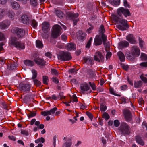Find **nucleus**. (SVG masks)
I'll list each match as a JSON object with an SVG mask.
<instances>
[{
	"label": "nucleus",
	"instance_id": "f257e3e1",
	"mask_svg": "<svg viewBox=\"0 0 147 147\" xmlns=\"http://www.w3.org/2000/svg\"><path fill=\"white\" fill-rule=\"evenodd\" d=\"M140 51L139 48L136 46H133L131 48L129 51L126 55L127 59L131 61H134L135 57H138Z\"/></svg>",
	"mask_w": 147,
	"mask_h": 147
},
{
	"label": "nucleus",
	"instance_id": "f03ea898",
	"mask_svg": "<svg viewBox=\"0 0 147 147\" xmlns=\"http://www.w3.org/2000/svg\"><path fill=\"white\" fill-rule=\"evenodd\" d=\"M114 20L116 23H119V24L117 25L116 27L120 30L124 31L126 30L129 27L127 21L125 19L120 18L117 16H115L114 17Z\"/></svg>",
	"mask_w": 147,
	"mask_h": 147
},
{
	"label": "nucleus",
	"instance_id": "7ed1b4c3",
	"mask_svg": "<svg viewBox=\"0 0 147 147\" xmlns=\"http://www.w3.org/2000/svg\"><path fill=\"white\" fill-rule=\"evenodd\" d=\"M11 46L15 47L19 49H23L25 48V45L24 43L21 41H18L17 38L14 36H11L9 42Z\"/></svg>",
	"mask_w": 147,
	"mask_h": 147
},
{
	"label": "nucleus",
	"instance_id": "20e7f679",
	"mask_svg": "<svg viewBox=\"0 0 147 147\" xmlns=\"http://www.w3.org/2000/svg\"><path fill=\"white\" fill-rule=\"evenodd\" d=\"M61 27L59 25L56 24L53 26L52 29L51 36L53 38H55L61 34Z\"/></svg>",
	"mask_w": 147,
	"mask_h": 147
},
{
	"label": "nucleus",
	"instance_id": "39448f33",
	"mask_svg": "<svg viewBox=\"0 0 147 147\" xmlns=\"http://www.w3.org/2000/svg\"><path fill=\"white\" fill-rule=\"evenodd\" d=\"M59 60L63 61H69L71 60L72 57L70 53L61 51L58 55Z\"/></svg>",
	"mask_w": 147,
	"mask_h": 147
},
{
	"label": "nucleus",
	"instance_id": "423d86ee",
	"mask_svg": "<svg viewBox=\"0 0 147 147\" xmlns=\"http://www.w3.org/2000/svg\"><path fill=\"white\" fill-rule=\"evenodd\" d=\"M94 60L97 62L103 63L105 60L104 56L101 52L98 51L96 52L93 57Z\"/></svg>",
	"mask_w": 147,
	"mask_h": 147
},
{
	"label": "nucleus",
	"instance_id": "0eeeda50",
	"mask_svg": "<svg viewBox=\"0 0 147 147\" xmlns=\"http://www.w3.org/2000/svg\"><path fill=\"white\" fill-rule=\"evenodd\" d=\"M79 14L77 13H75L72 12H69L67 13V18L73 21L74 25H76L78 21V19L77 18Z\"/></svg>",
	"mask_w": 147,
	"mask_h": 147
},
{
	"label": "nucleus",
	"instance_id": "6e6552de",
	"mask_svg": "<svg viewBox=\"0 0 147 147\" xmlns=\"http://www.w3.org/2000/svg\"><path fill=\"white\" fill-rule=\"evenodd\" d=\"M117 13L119 16H121L123 14L125 18L131 15V14L128 9H125L122 7H120L117 9Z\"/></svg>",
	"mask_w": 147,
	"mask_h": 147
},
{
	"label": "nucleus",
	"instance_id": "1a4fd4ad",
	"mask_svg": "<svg viewBox=\"0 0 147 147\" xmlns=\"http://www.w3.org/2000/svg\"><path fill=\"white\" fill-rule=\"evenodd\" d=\"M14 32L16 34L17 37L19 38H23L25 36V31L23 29L16 28L13 29Z\"/></svg>",
	"mask_w": 147,
	"mask_h": 147
},
{
	"label": "nucleus",
	"instance_id": "9d476101",
	"mask_svg": "<svg viewBox=\"0 0 147 147\" xmlns=\"http://www.w3.org/2000/svg\"><path fill=\"white\" fill-rule=\"evenodd\" d=\"M120 129L124 134H128L129 132V127L125 123H123L121 124Z\"/></svg>",
	"mask_w": 147,
	"mask_h": 147
},
{
	"label": "nucleus",
	"instance_id": "9b49d317",
	"mask_svg": "<svg viewBox=\"0 0 147 147\" xmlns=\"http://www.w3.org/2000/svg\"><path fill=\"white\" fill-rule=\"evenodd\" d=\"M30 88V85L29 83L24 84H21L19 86L20 90L24 92L29 90Z\"/></svg>",
	"mask_w": 147,
	"mask_h": 147
},
{
	"label": "nucleus",
	"instance_id": "f8f14e48",
	"mask_svg": "<svg viewBox=\"0 0 147 147\" xmlns=\"http://www.w3.org/2000/svg\"><path fill=\"white\" fill-rule=\"evenodd\" d=\"M30 20V17L26 15H23L21 17V21L24 24H29Z\"/></svg>",
	"mask_w": 147,
	"mask_h": 147
},
{
	"label": "nucleus",
	"instance_id": "ddd939ff",
	"mask_svg": "<svg viewBox=\"0 0 147 147\" xmlns=\"http://www.w3.org/2000/svg\"><path fill=\"white\" fill-rule=\"evenodd\" d=\"M77 38L80 40L83 41L86 38V34L82 31L79 30L77 33Z\"/></svg>",
	"mask_w": 147,
	"mask_h": 147
},
{
	"label": "nucleus",
	"instance_id": "4468645a",
	"mask_svg": "<svg viewBox=\"0 0 147 147\" xmlns=\"http://www.w3.org/2000/svg\"><path fill=\"white\" fill-rule=\"evenodd\" d=\"M57 110V108L55 107L51 109L50 111H47L42 112V114L44 116H46L48 115H52L54 114L55 111Z\"/></svg>",
	"mask_w": 147,
	"mask_h": 147
},
{
	"label": "nucleus",
	"instance_id": "2eb2a0df",
	"mask_svg": "<svg viewBox=\"0 0 147 147\" xmlns=\"http://www.w3.org/2000/svg\"><path fill=\"white\" fill-rule=\"evenodd\" d=\"M102 40L103 43L105 47V50L106 52H107L110 48L109 44V43H107L106 41L107 40V36H103L102 38Z\"/></svg>",
	"mask_w": 147,
	"mask_h": 147
},
{
	"label": "nucleus",
	"instance_id": "dca6fc26",
	"mask_svg": "<svg viewBox=\"0 0 147 147\" xmlns=\"http://www.w3.org/2000/svg\"><path fill=\"white\" fill-rule=\"evenodd\" d=\"M126 39L130 43L133 44H136V42L135 40V38L132 34H129L126 37Z\"/></svg>",
	"mask_w": 147,
	"mask_h": 147
},
{
	"label": "nucleus",
	"instance_id": "f3484780",
	"mask_svg": "<svg viewBox=\"0 0 147 147\" xmlns=\"http://www.w3.org/2000/svg\"><path fill=\"white\" fill-rule=\"evenodd\" d=\"M101 36L99 35H96L94 40V43L95 45H100L102 43V40L101 39Z\"/></svg>",
	"mask_w": 147,
	"mask_h": 147
},
{
	"label": "nucleus",
	"instance_id": "a211bd4d",
	"mask_svg": "<svg viewBox=\"0 0 147 147\" xmlns=\"http://www.w3.org/2000/svg\"><path fill=\"white\" fill-rule=\"evenodd\" d=\"M10 24V22L9 21L5 20L0 23V27L2 29H4L7 28Z\"/></svg>",
	"mask_w": 147,
	"mask_h": 147
},
{
	"label": "nucleus",
	"instance_id": "6ab92c4d",
	"mask_svg": "<svg viewBox=\"0 0 147 147\" xmlns=\"http://www.w3.org/2000/svg\"><path fill=\"white\" fill-rule=\"evenodd\" d=\"M129 45V43L126 41H122L119 43L118 47L119 49H122L128 47Z\"/></svg>",
	"mask_w": 147,
	"mask_h": 147
},
{
	"label": "nucleus",
	"instance_id": "aec40b11",
	"mask_svg": "<svg viewBox=\"0 0 147 147\" xmlns=\"http://www.w3.org/2000/svg\"><path fill=\"white\" fill-rule=\"evenodd\" d=\"M49 26V24L47 22H45L42 24V29L45 32H47Z\"/></svg>",
	"mask_w": 147,
	"mask_h": 147
},
{
	"label": "nucleus",
	"instance_id": "412c9836",
	"mask_svg": "<svg viewBox=\"0 0 147 147\" xmlns=\"http://www.w3.org/2000/svg\"><path fill=\"white\" fill-rule=\"evenodd\" d=\"M34 61L37 64L40 66H43L45 65V62L44 60L40 58H36Z\"/></svg>",
	"mask_w": 147,
	"mask_h": 147
},
{
	"label": "nucleus",
	"instance_id": "4be33fe9",
	"mask_svg": "<svg viewBox=\"0 0 147 147\" xmlns=\"http://www.w3.org/2000/svg\"><path fill=\"white\" fill-rule=\"evenodd\" d=\"M125 116L126 119L129 121L131 120V115L130 111L128 110H126L124 112Z\"/></svg>",
	"mask_w": 147,
	"mask_h": 147
},
{
	"label": "nucleus",
	"instance_id": "5701e85b",
	"mask_svg": "<svg viewBox=\"0 0 147 147\" xmlns=\"http://www.w3.org/2000/svg\"><path fill=\"white\" fill-rule=\"evenodd\" d=\"M80 88L83 91H86L89 89V87L87 84L84 83L81 84Z\"/></svg>",
	"mask_w": 147,
	"mask_h": 147
},
{
	"label": "nucleus",
	"instance_id": "b1692460",
	"mask_svg": "<svg viewBox=\"0 0 147 147\" xmlns=\"http://www.w3.org/2000/svg\"><path fill=\"white\" fill-rule=\"evenodd\" d=\"M143 84L142 82L140 81H135L134 82V86L136 88H140L142 87Z\"/></svg>",
	"mask_w": 147,
	"mask_h": 147
},
{
	"label": "nucleus",
	"instance_id": "393cba45",
	"mask_svg": "<svg viewBox=\"0 0 147 147\" xmlns=\"http://www.w3.org/2000/svg\"><path fill=\"white\" fill-rule=\"evenodd\" d=\"M54 13L57 17L60 18H62L64 16L63 13L60 10L55 9Z\"/></svg>",
	"mask_w": 147,
	"mask_h": 147
},
{
	"label": "nucleus",
	"instance_id": "a878e982",
	"mask_svg": "<svg viewBox=\"0 0 147 147\" xmlns=\"http://www.w3.org/2000/svg\"><path fill=\"white\" fill-rule=\"evenodd\" d=\"M119 58L121 62H123L125 61V57L123 53L121 51H119L117 53Z\"/></svg>",
	"mask_w": 147,
	"mask_h": 147
},
{
	"label": "nucleus",
	"instance_id": "bb28decb",
	"mask_svg": "<svg viewBox=\"0 0 147 147\" xmlns=\"http://www.w3.org/2000/svg\"><path fill=\"white\" fill-rule=\"evenodd\" d=\"M76 48V45L74 43H70L67 45L66 49L69 50H74Z\"/></svg>",
	"mask_w": 147,
	"mask_h": 147
},
{
	"label": "nucleus",
	"instance_id": "cd10ccee",
	"mask_svg": "<svg viewBox=\"0 0 147 147\" xmlns=\"http://www.w3.org/2000/svg\"><path fill=\"white\" fill-rule=\"evenodd\" d=\"M24 64L26 66L32 67L34 65V62L29 60H26L24 61Z\"/></svg>",
	"mask_w": 147,
	"mask_h": 147
},
{
	"label": "nucleus",
	"instance_id": "c85d7f7f",
	"mask_svg": "<svg viewBox=\"0 0 147 147\" xmlns=\"http://www.w3.org/2000/svg\"><path fill=\"white\" fill-rule=\"evenodd\" d=\"M11 5L12 8L15 10H18L20 7L19 4L16 2L13 1L11 2Z\"/></svg>",
	"mask_w": 147,
	"mask_h": 147
},
{
	"label": "nucleus",
	"instance_id": "c756f323",
	"mask_svg": "<svg viewBox=\"0 0 147 147\" xmlns=\"http://www.w3.org/2000/svg\"><path fill=\"white\" fill-rule=\"evenodd\" d=\"M84 62L86 63L87 64H90L92 65L94 64L93 60L91 57L84 58Z\"/></svg>",
	"mask_w": 147,
	"mask_h": 147
},
{
	"label": "nucleus",
	"instance_id": "7c9ffc66",
	"mask_svg": "<svg viewBox=\"0 0 147 147\" xmlns=\"http://www.w3.org/2000/svg\"><path fill=\"white\" fill-rule=\"evenodd\" d=\"M99 32L100 35H101V38H102L103 36H106L104 34V33L105 32V30L103 25H102L100 26L99 29Z\"/></svg>",
	"mask_w": 147,
	"mask_h": 147
},
{
	"label": "nucleus",
	"instance_id": "2f4dec72",
	"mask_svg": "<svg viewBox=\"0 0 147 147\" xmlns=\"http://www.w3.org/2000/svg\"><path fill=\"white\" fill-rule=\"evenodd\" d=\"M136 142L139 144L142 145H144V142L143 141L139 136H136Z\"/></svg>",
	"mask_w": 147,
	"mask_h": 147
},
{
	"label": "nucleus",
	"instance_id": "473e14b6",
	"mask_svg": "<svg viewBox=\"0 0 147 147\" xmlns=\"http://www.w3.org/2000/svg\"><path fill=\"white\" fill-rule=\"evenodd\" d=\"M78 101L77 97L75 94L73 95L72 96H70V100L69 103H74V102H76Z\"/></svg>",
	"mask_w": 147,
	"mask_h": 147
},
{
	"label": "nucleus",
	"instance_id": "72a5a7b5",
	"mask_svg": "<svg viewBox=\"0 0 147 147\" xmlns=\"http://www.w3.org/2000/svg\"><path fill=\"white\" fill-rule=\"evenodd\" d=\"M72 144V142L70 140H68L63 145V147H71Z\"/></svg>",
	"mask_w": 147,
	"mask_h": 147
},
{
	"label": "nucleus",
	"instance_id": "f704fd0d",
	"mask_svg": "<svg viewBox=\"0 0 147 147\" xmlns=\"http://www.w3.org/2000/svg\"><path fill=\"white\" fill-rule=\"evenodd\" d=\"M15 15L14 13L12 11H9L7 13V15L8 17L12 19H13Z\"/></svg>",
	"mask_w": 147,
	"mask_h": 147
},
{
	"label": "nucleus",
	"instance_id": "c9c22d12",
	"mask_svg": "<svg viewBox=\"0 0 147 147\" xmlns=\"http://www.w3.org/2000/svg\"><path fill=\"white\" fill-rule=\"evenodd\" d=\"M36 46L39 48H42L43 47V45L41 42L39 40L36 41Z\"/></svg>",
	"mask_w": 147,
	"mask_h": 147
},
{
	"label": "nucleus",
	"instance_id": "e433bc0d",
	"mask_svg": "<svg viewBox=\"0 0 147 147\" xmlns=\"http://www.w3.org/2000/svg\"><path fill=\"white\" fill-rule=\"evenodd\" d=\"M7 66V69L9 70H13L16 68V66L14 64H9Z\"/></svg>",
	"mask_w": 147,
	"mask_h": 147
},
{
	"label": "nucleus",
	"instance_id": "4c0bfd02",
	"mask_svg": "<svg viewBox=\"0 0 147 147\" xmlns=\"http://www.w3.org/2000/svg\"><path fill=\"white\" fill-rule=\"evenodd\" d=\"M120 3V0H113V1L111 2V4L116 6L119 5Z\"/></svg>",
	"mask_w": 147,
	"mask_h": 147
},
{
	"label": "nucleus",
	"instance_id": "58836bf2",
	"mask_svg": "<svg viewBox=\"0 0 147 147\" xmlns=\"http://www.w3.org/2000/svg\"><path fill=\"white\" fill-rule=\"evenodd\" d=\"M45 139L42 137H41L36 140L35 141V143H38L40 142L43 143L45 142Z\"/></svg>",
	"mask_w": 147,
	"mask_h": 147
},
{
	"label": "nucleus",
	"instance_id": "ea45409f",
	"mask_svg": "<svg viewBox=\"0 0 147 147\" xmlns=\"http://www.w3.org/2000/svg\"><path fill=\"white\" fill-rule=\"evenodd\" d=\"M31 25L33 28H35L37 27V23L35 20L33 19L31 21Z\"/></svg>",
	"mask_w": 147,
	"mask_h": 147
},
{
	"label": "nucleus",
	"instance_id": "a19ab883",
	"mask_svg": "<svg viewBox=\"0 0 147 147\" xmlns=\"http://www.w3.org/2000/svg\"><path fill=\"white\" fill-rule=\"evenodd\" d=\"M139 46L141 48H142L143 47V45H145V43L144 41L142 40V39L140 37H139Z\"/></svg>",
	"mask_w": 147,
	"mask_h": 147
},
{
	"label": "nucleus",
	"instance_id": "79ce46f5",
	"mask_svg": "<svg viewBox=\"0 0 147 147\" xmlns=\"http://www.w3.org/2000/svg\"><path fill=\"white\" fill-rule=\"evenodd\" d=\"M92 40V37H91L90 39H89L88 41L87 42L86 46V48H87L88 49H89L90 48V45L91 44V42Z\"/></svg>",
	"mask_w": 147,
	"mask_h": 147
},
{
	"label": "nucleus",
	"instance_id": "37998d69",
	"mask_svg": "<svg viewBox=\"0 0 147 147\" xmlns=\"http://www.w3.org/2000/svg\"><path fill=\"white\" fill-rule=\"evenodd\" d=\"M30 4L33 6H36L38 4L37 0H30Z\"/></svg>",
	"mask_w": 147,
	"mask_h": 147
},
{
	"label": "nucleus",
	"instance_id": "c03bdc74",
	"mask_svg": "<svg viewBox=\"0 0 147 147\" xmlns=\"http://www.w3.org/2000/svg\"><path fill=\"white\" fill-rule=\"evenodd\" d=\"M109 91L110 93L116 96H119V95L116 93L113 88L110 87L109 89Z\"/></svg>",
	"mask_w": 147,
	"mask_h": 147
},
{
	"label": "nucleus",
	"instance_id": "a18cd8bd",
	"mask_svg": "<svg viewBox=\"0 0 147 147\" xmlns=\"http://www.w3.org/2000/svg\"><path fill=\"white\" fill-rule=\"evenodd\" d=\"M140 67L142 68H147V62H142L140 64Z\"/></svg>",
	"mask_w": 147,
	"mask_h": 147
},
{
	"label": "nucleus",
	"instance_id": "49530a36",
	"mask_svg": "<svg viewBox=\"0 0 147 147\" xmlns=\"http://www.w3.org/2000/svg\"><path fill=\"white\" fill-rule=\"evenodd\" d=\"M140 57L142 59L147 60V55L143 53H141Z\"/></svg>",
	"mask_w": 147,
	"mask_h": 147
},
{
	"label": "nucleus",
	"instance_id": "de8ad7c7",
	"mask_svg": "<svg viewBox=\"0 0 147 147\" xmlns=\"http://www.w3.org/2000/svg\"><path fill=\"white\" fill-rule=\"evenodd\" d=\"M122 68L126 71H127L129 68L128 65H126L122 63L121 64Z\"/></svg>",
	"mask_w": 147,
	"mask_h": 147
},
{
	"label": "nucleus",
	"instance_id": "09e8293b",
	"mask_svg": "<svg viewBox=\"0 0 147 147\" xmlns=\"http://www.w3.org/2000/svg\"><path fill=\"white\" fill-rule=\"evenodd\" d=\"M102 116L104 118L105 120H108L110 118V116L109 114L106 112H104L103 113Z\"/></svg>",
	"mask_w": 147,
	"mask_h": 147
},
{
	"label": "nucleus",
	"instance_id": "8fccbe9b",
	"mask_svg": "<svg viewBox=\"0 0 147 147\" xmlns=\"http://www.w3.org/2000/svg\"><path fill=\"white\" fill-rule=\"evenodd\" d=\"M112 54L110 52H108L106 54V60H108L109 59L112 55Z\"/></svg>",
	"mask_w": 147,
	"mask_h": 147
},
{
	"label": "nucleus",
	"instance_id": "3c124183",
	"mask_svg": "<svg viewBox=\"0 0 147 147\" xmlns=\"http://www.w3.org/2000/svg\"><path fill=\"white\" fill-rule=\"evenodd\" d=\"M36 115V113L34 112H31L28 115V116L29 118H32L35 116Z\"/></svg>",
	"mask_w": 147,
	"mask_h": 147
},
{
	"label": "nucleus",
	"instance_id": "603ef678",
	"mask_svg": "<svg viewBox=\"0 0 147 147\" xmlns=\"http://www.w3.org/2000/svg\"><path fill=\"white\" fill-rule=\"evenodd\" d=\"M5 11L2 9L0 8V18L3 17L5 15Z\"/></svg>",
	"mask_w": 147,
	"mask_h": 147
},
{
	"label": "nucleus",
	"instance_id": "864d4df0",
	"mask_svg": "<svg viewBox=\"0 0 147 147\" xmlns=\"http://www.w3.org/2000/svg\"><path fill=\"white\" fill-rule=\"evenodd\" d=\"M140 78L145 83H147V78L146 77L144 76L143 74L140 76Z\"/></svg>",
	"mask_w": 147,
	"mask_h": 147
},
{
	"label": "nucleus",
	"instance_id": "5fc2aeb1",
	"mask_svg": "<svg viewBox=\"0 0 147 147\" xmlns=\"http://www.w3.org/2000/svg\"><path fill=\"white\" fill-rule=\"evenodd\" d=\"M43 80L44 84H47L48 81V77L45 76H43Z\"/></svg>",
	"mask_w": 147,
	"mask_h": 147
},
{
	"label": "nucleus",
	"instance_id": "6e6d98bb",
	"mask_svg": "<svg viewBox=\"0 0 147 147\" xmlns=\"http://www.w3.org/2000/svg\"><path fill=\"white\" fill-rule=\"evenodd\" d=\"M114 126L116 127H118L120 124L119 121L117 120H115L113 121Z\"/></svg>",
	"mask_w": 147,
	"mask_h": 147
},
{
	"label": "nucleus",
	"instance_id": "4d7b16f0",
	"mask_svg": "<svg viewBox=\"0 0 147 147\" xmlns=\"http://www.w3.org/2000/svg\"><path fill=\"white\" fill-rule=\"evenodd\" d=\"M33 82L34 84L36 85L37 86H39L41 84L40 82L36 79L34 80Z\"/></svg>",
	"mask_w": 147,
	"mask_h": 147
},
{
	"label": "nucleus",
	"instance_id": "13d9d810",
	"mask_svg": "<svg viewBox=\"0 0 147 147\" xmlns=\"http://www.w3.org/2000/svg\"><path fill=\"white\" fill-rule=\"evenodd\" d=\"M5 59L3 57H0V63L2 64H4L5 63Z\"/></svg>",
	"mask_w": 147,
	"mask_h": 147
},
{
	"label": "nucleus",
	"instance_id": "bf43d9fd",
	"mask_svg": "<svg viewBox=\"0 0 147 147\" xmlns=\"http://www.w3.org/2000/svg\"><path fill=\"white\" fill-rule=\"evenodd\" d=\"M78 71L76 69H72L69 70V72L71 74H76L77 72V71Z\"/></svg>",
	"mask_w": 147,
	"mask_h": 147
},
{
	"label": "nucleus",
	"instance_id": "052dcab7",
	"mask_svg": "<svg viewBox=\"0 0 147 147\" xmlns=\"http://www.w3.org/2000/svg\"><path fill=\"white\" fill-rule=\"evenodd\" d=\"M5 39V38L4 34L1 32H0V41H3Z\"/></svg>",
	"mask_w": 147,
	"mask_h": 147
},
{
	"label": "nucleus",
	"instance_id": "680f3d73",
	"mask_svg": "<svg viewBox=\"0 0 147 147\" xmlns=\"http://www.w3.org/2000/svg\"><path fill=\"white\" fill-rule=\"evenodd\" d=\"M89 84L93 90H95L96 89L95 85L94 83H92L89 82Z\"/></svg>",
	"mask_w": 147,
	"mask_h": 147
},
{
	"label": "nucleus",
	"instance_id": "e2e57ef3",
	"mask_svg": "<svg viewBox=\"0 0 147 147\" xmlns=\"http://www.w3.org/2000/svg\"><path fill=\"white\" fill-rule=\"evenodd\" d=\"M123 3L125 7L129 8L130 7V5L127 0H123Z\"/></svg>",
	"mask_w": 147,
	"mask_h": 147
},
{
	"label": "nucleus",
	"instance_id": "0e129e2a",
	"mask_svg": "<svg viewBox=\"0 0 147 147\" xmlns=\"http://www.w3.org/2000/svg\"><path fill=\"white\" fill-rule=\"evenodd\" d=\"M106 109V107L103 104L100 105V109L101 111H105Z\"/></svg>",
	"mask_w": 147,
	"mask_h": 147
},
{
	"label": "nucleus",
	"instance_id": "69168bd1",
	"mask_svg": "<svg viewBox=\"0 0 147 147\" xmlns=\"http://www.w3.org/2000/svg\"><path fill=\"white\" fill-rule=\"evenodd\" d=\"M51 74H59V71L54 68H51Z\"/></svg>",
	"mask_w": 147,
	"mask_h": 147
},
{
	"label": "nucleus",
	"instance_id": "338daca9",
	"mask_svg": "<svg viewBox=\"0 0 147 147\" xmlns=\"http://www.w3.org/2000/svg\"><path fill=\"white\" fill-rule=\"evenodd\" d=\"M21 134L25 136H28L29 135L28 132L26 130H21Z\"/></svg>",
	"mask_w": 147,
	"mask_h": 147
},
{
	"label": "nucleus",
	"instance_id": "774afa93",
	"mask_svg": "<svg viewBox=\"0 0 147 147\" xmlns=\"http://www.w3.org/2000/svg\"><path fill=\"white\" fill-rule=\"evenodd\" d=\"M127 88V86L126 85H124L121 86L120 87V88L122 90L124 91L126 90Z\"/></svg>",
	"mask_w": 147,
	"mask_h": 147
}]
</instances>
